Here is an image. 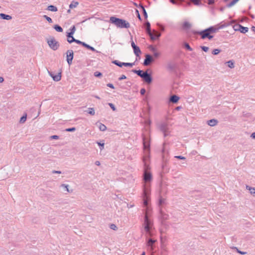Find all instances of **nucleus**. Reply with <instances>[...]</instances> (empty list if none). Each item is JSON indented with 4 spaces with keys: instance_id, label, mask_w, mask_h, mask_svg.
Masks as SVG:
<instances>
[{
    "instance_id": "nucleus-1",
    "label": "nucleus",
    "mask_w": 255,
    "mask_h": 255,
    "mask_svg": "<svg viewBox=\"0 0 255 255\" xmlns=\"http://www.w3.org/2000/svg\"><path fill=\"white\" fill-rule=\"evenodd\" d=\"M142 226L144 232H145L146 238L151 237L153 236L152 232L153 229V222L149 218L147 211L145 212L144 221L142 224Z\"/></svg>"
},
{
    "instance_id": "nucleus-2",
    "label": "nucleus",
    "mask_w": 255,
    "mask_h": 255,
    "mask_svg": "<svg viewBox=\"0 0 255 255\" xmlns=\"http://www.w3.org/2000/svg\"><path fill=\"white\" fill-rule=\"evenodd\" d=\"M144 27L147 34L150 36L152 40L158 39L161 36V33L155 30H153V33L151 32L149 22L146 21L144 23Z\"/></svg>"
},
{
    "instance_id": "nucleus-3",
    "label": "nucleus",
    "mask_w": 255,
    "mask_h": 255,
    "mask_svg": "<svg viewBox=\"0 0 255 255\" xmlns=\"http://www.w3.org/2000/svg\"><path fill=\"white\" fill-rule=\"evenodd\" d=\"M110 21L111 23L114 24L117 27L120 28H128V23L126 20L117 18L114 16L110 17Z\"/></svg>"
},
{
    "instance_id": "nucleus-4",
    "label": "nucleus",
    "mask_w": 255,
    "mask_h": 255,
    "mask_svg": "<svg viewBox=\"0 0 255 255\" xmlns=\"http://www.w3.org/2000/svg\"><path fill=\"white\" fill-rule=\"evenodd\" d=\"M149 194L150 190L147 185H145L143 189V206L146 207V212L148 213L149 211V207H148V201L149 200Z\"/></svg>"
},
{
    "instance_id": "nucleus-5",
    "label": "nucleus",
    "mask_w": 255,
    "mask_h": 255,
    "mask_svg": "<svg viewBox=\"0 0 255 255\" xmlns=\"http://www.w3.org/2000/svg\"><path fill=\"white\" fill-rule=\"evenodd\" d=\"M157 127L158 129L163 133L164 136H168L170 130L168 127V124L166 122H162L158 124Z\"/></svg>"
},
{
    "instance_id": "nucleus-6",
    "label": "nucleus",
    "mask_w": 255,
    "mask_h": 255,
    "mask_svg": "<svg viewBox=\"0 0 255 255\" xmlns=\"http://www.w3.org/2000/svg\"><path fill=\"white\" fill-rule=\"evenodd\" d=\"M149 169V166L146 163L144 164V173L143 175V179L145 182L148 183L152 179L151 173L148 171Z\"/></svg>"
},
{
    "instance_id": "nucleus-7",
    "label": "nucleus",
    "mask_w": 255,
    "mask_h": 255,
    "mask_svg": "<svg viewBox=\"0 0 255 255\" xmlns=\"http://www.w3.org/2000/svg\"><path fill=\"white\" fill-rule=\"evenodd\" d=\"M192 32L194 34H198L200 35L201 38L203 39L206 38H208L209 39H211L213 37V36L211 35V33L209 32L208 28L201 31H196L193 30Z\"/></svg>"
},
{
    "instance_id": "nucleus-8",
    "label": "nucleus",
    "mask_w": 255,
    "mask_h": 255,
    "mask_svg": "<svg viewBox=\"0 0 255 255\" xmlns=\"http://www.w3.org/2000/svg\"><path fill=\"white\" fill-rule=\"evenodd\" d=\"M47 43L50 48L53 50H56L59 46L58 42H57L53 37L48 40Z\"/></svg>"
},
{
    "instance_id": "nucleus-9",
    "label": "nucleus",
    "mask_w": 255,
    "mask_h": 255,
    "mask_svg": "<svg viewBox=\"0 0 255 255\" xmlns=\"http://www.w3.org/2000/svg\"><path fill=\"white\" fill-rule=\"evenodd\" d=\"M233 27L235 31H240L242 33H246L249 30L247 27H244L240 24H235Z\"/></svg>"
},
{
    "instance_id": "nucleus-10",
    "label": "nucleus",
    "mask_w": 255,
    "mask_h": 255,
    "mask_svg": "<svg viewBox=\"0 0 255 255\" xmlns=\"http://www.w3.org/2000/svg\"><path fill=\"white\" fill-rule=\"evenodd\" d=\"M141 78L147 84H150L152 80L151 75L148 74L147 71L144 73Z\"/></svg>"
},
{
    "instance_id": "nucleus-11",
    "label": "nucleus",
    "mask_w": 255,
    "mask_h": 255,
    "mask_svg": "<svg viewBox=\"0 0 255 255\" xmlns=\"http://www.w3.org/2000/svg\"><path fill=\"white\" fill-rule=\"evenodd\" d=\"M142 139L144 149L149 151L150 147V140L149 138L145 136H143Z\"/></svg>"
},
{
    "instance_id": "nucleus-12",
    "label": "nucleus",
    "mask_w": 255,
    "mask_h": 255,
    "mask_svg": "<svg viewBox=\"0 0 255 255\" xmlns=\"http://www.w3.org/2000/svg\"><path fill=\"white\" fill-rule=\"evenodd\" d=\"M145 58L143 62V65L144 66L149 65L154 61L153 58L149 54H146Z\"/></svg>"
},
{
    "instance_id": "nucleus-13",
    "label": "nucleus",
    "mask_w": 255,
    "mask_h": 255,
    "mask_svg": "<svg viewBox=\"0 0 255 255\" xmlns=\"http://www.w3.org/2000/svg\"><path fill=\"white\" fill-rule=\"evenodd\" d=\"M67 61L69 65L72 64L73 59V51L72 50H68L67 52Z\"/></svg>"
},
{
    "instance_id": "nucleus-14",
    "label": "nucleus",
    "mask_w": 255,
    "mask_h": 255,
    "mask_svg": "<svg viewBox=\"0 0 255 255\" xmlns=\"http://www.w3.org/2000/svg\"><path fill=\"white\" fill-rule=\"evenodd\" d=\"M131 46L133 49V52L136 56H139L141 53L140 50L137 46H136L133 41L131 42Z\"/></svg>"
},
{
    "instance_id": "nucleus-15",
    "label": "nucleus",
    "mask_w": 255,
    "mask_h": 255,
    "mask_svg": "<svg viewBox=\"0 0 255 255\" xmlns=\"http://www.w3.org/2000/svg\"><path fill=\"white\" fill-rule=\"evenodd\" d=\"M49 75L53 78V80L56 82L59 81L61 79V73H58L56 75H54L52 72H49Z\"/></svg>"
},
{
    "instance_id": "nucleus-16",
    "label": "nucleus",
    "mask_w": 255,
    "mask_h": 255,
    "mask_svg": "<svg viewBox=\"0 0 255 255\" xmlns=\"http://www.w3.org/2000/svg\"><path fill=\"white\" fill-rule=\"evenodd\" d=\"M156 242V240H153L152 239L149 238L147 240V245L151 249V250H153V245Z\"/></svg>"
},
{
    "instance_id": "nucleus-17",
    "label": "nucleus",
    "mask_w": 255,
    "mask_h": 255,
    "mask_svg": "<svg viewBox=\"0 0 255 255\" xmlns=\"http://www.w3.org/2000/svg\"><path fill=\"white\" fill-rule=\"evenodd\" d=\"M179 100V97L175 95H172L169 98V102L172 103H177Z\"/></svg>"
},
{
    "instance_id": "nucleus-18",
    "label": "nucleus",
    "mask_w": 255,
    "mask_h": 255,
    "mask_svg": "<svg viewBox=\"0 0 255 255\" xmlns=\"http://www.w3.org/2000/svg\"><path fill=\"white\" fill-rule=\"evenodd\" d=\"M113 63L120 67L123 66L128 67V62H121L118 60H114L113 61Z\"/></svg>"
},
{
    "instance_id": "nucleus-19",
    "label": "nucleus",
    "mask_w": 255,
    "mask_h": 255,
    "mask_svg": "<svg viewBox=\"0 0 255 255\" xmlns=\"http://www.w3.org/2000/svg\"><path fill=\"white\" fill-rule=\"evenodd\" d=\"M208 125L211 127H214L218 124V121L215 119H212L207 122Z\"/></svg>"
},
{
    "instance_id": "nucleus-20",
    "label": "nucleus",
    "mask_w": 255,
    "mask_h": 255,
    "mask_svg": "<svg viewBox=\"0 0 255 255\" xmlns=\"http://www.w3.org/2000/svg\"><path fill=\"white\" fill-rule=\"evenodd\" d=\"M75 31H76L75 26L74 25H73L72 27H71V28L70 29V32L67 33V37L70 38L72 36V35H73Z\"/></svg>"
},
{
    "instance_id": "nucleus-21",
    "label": "nucleus",
    "mask_w": 255,
    "mask_h": 255,
    "mask_svg": "<svg viewBox=\"0 0 255 255\" xmlns=\"http://www.w3.org/2000/svg\"><path fill=\"white\" fill-rule=\"evenodd\" d=\"M191 26H192V25L191 23H190L189 22H188L187 21H186L183 23L182 27H183V29L184 30H188L191 27Z\"/></svg>"
},
{
    "instance_id": "nucleus-22",
    "label": "nucleus",
    "mask_w": 255,
    "mask_h": 255,
    "mask_svg": "<svg viewBox=\"0 0 255 255\" xmlns=\"http://www.w3.org/2000/svg\"><path fill=\"white\" fill-rule=\"evenodd\" d=\"M219 28L220 27H215L214 26H211L208 28L209 32H210L211 34L217 32L219 29Z\"/></svg>"
},
{
    "instance_id": "nucleus-23",
    "label": "nucleus",
    "mask_w": 255,
    "mask_h": 255,
    "mask_svg": "<svg viewBox=\"0 0 255 255\" xmlns=\"http://www.w3.org/2000/svg\"><path fill=\"white\" fill-rule=\"evenodd\" d=\"M160 213L161 218L163 221H166L168 219V215L167 214L163 212L162 211H160Z\"/></svg>"
},
{
    "instance_id": "nucleus-24",
    "label": "nucleus",
    "mask_w": 255,
    "mask_h": 255,
    "mask_svg": "<svg viewBox=\"0 0 255 255\" xmlns=\"http://www.w3.org/2000/svg\"><path fill=\"white\" fill-rule=\"evenodd\" d=\"M0 17L3 19L10 20L12 18L11 16L9 15H7L4 13H0Z\"/></svg>"
},
{
    "instance_id": "nucleus-25",
    "label": "nucleus",
    "mask_w": 255,
    "mask_h": 255,
    "mask_svg": "<svg viewBox=\"0 0 255 255\" xmlns=\"http://www.w3.org/2000/svg\"><path fill=\"white\" fill-rule=\"evenodd\" d=\"M247 189L249 190L250 192V193L253 195L254 196H255V188L253 187H251L248 185L246 186Z\"/></svg>"
},
{
    "instance_id": "nucleus-26",
    "label": "nucleus",
    "mask_w": 255,
    "mask_h": 255,
    "mask_svg": "<svg viewBox=\"0 0 255 255\" xmlns=\"http://www.w3.org/2000/svg\"><path fill=\"white\" fill-rule=\"evenodd\" d=\"M47 9L49 11H53V12H55L58 10L57 8L55 6L53 5H50L48 6L47 8Z\"/></svg>"
},
{
    "instance_id": "nucleus-27",
    "label": "nucleus",
    "mask_w": 255,
    "mask_h": 255,
    "mask_svg": "<svg viewBox=\"0 0 255 255\" xmlns=\"http://www.w3.org/2000/svg\"><path fill=\"white\" fill-rule=\"evenodd\" d=\"M239 0H233L226 5V7L230 8L234 6Z\"/></svg>"
},
{
    "instance_id": "nucleus-28",
    "label": "nucleus",
    "mask_w": 255,
    "mask_h": 255,
    "mask_svg": "<svg viewBox=\"0 0 255 255\" xmlns=\"http://www.w3.org/2000/svg\"><path fill=\"white\" fill-rule=\"evenodd\" d=\"M79 3L77 1H72V2L69 5V7L70 8H73L76 7L78 5Z\"/></svg>"
},
{
    "instance_id": "nucleus-29",
    "label": "nucleus",
    "mask_w": 255,
    "mask_h": 255,
    "mask_svg": "<svg viewBox=\"0 0 255 255\" xmlns=\"http://www.w3.org/2000/svg\"><path fill=\"white\" fill-rule=\"evenodd\" d=\"M99 128L101 131H105L107 129L106 126L102 123L99 124Z\"/></svg>"
},
{
    "instance_id": "nucleus-30",
    "label": "nucleus",
    "mask_w": 255,
    "mask_h": 255,
    "mask_svg": "<svg viewBox=\"0 0 255 255\" xmlns=\"http://www.w3.org/2000/svg\"><path fill=\"white\" fill-rule=\"evenodd\" d=\"M54 28L55 29L56 31H57L58 32H61L63 31L62 28L59 25H57V24L55 25L54 26Z\"/></svg>"
},
{
    "instance_id": "nucleus-31",
    "label": "nucleus",
    "mask_w": 255,
    "mask_h": 255,
    "mask_svg": "<svg viewBox=\"0 0 255 255\" xmlns=\"http://www.w3.org/2000/svg\"><path fill=\"white\" fill-rule=\"evenodd\" d=\"M27 118V115L24 114L20 119L19 123L21 124H23L25 122Z\"/></svg>"
},
{
    "instance_id": "nucleus-32",
    "label": "nucleus",
    "mask_w": 255,
    "mask_h": 255,
    "mask_svg": "<svg viewBox=\"0 0 255 255\" xmlns=\"http://www.w3.org/2000/svg\"><path fill=\"white\" fill-rule=\"evenodd\" d=\"M228 64V66L230 68H233L235 67L234 63L232 60H229L227 62Z\"/></svg>"
},
{
    "instance_id": "nucleus-33",
    "label": "nucleus",
    "mask_w": 255,
    "mask_h": 255,
    "mask_svg": "<svg viewBox=\"0 0 255 255\" xmlns=\"http://www.w3.org/2000/svg\"><path fill=\"white\" fill-rule=\"evenodd\" d=\"M88 113L91 115H94L95 114L94 109L93 108H89Z\"/></svg>"
},
{
    "instance_id": "nucleus-34",
    "label": "nucleus",
    "mask_w": 255,
    "mask_h": 255,
    "mask_svg": "<svg viewBox=\"0 0 255 255\" xmlns=\"http://www.w3.org/2000/svg\"><path fill=\"white\" fill-rule=\"evenodd\" d=\"M141 8L142 9L144 17L145 19H146L147 18V13L146 11V10L145 9L144 6H143L142 5L141 6Z\"/></svg>"
},
{
    "instance_id": "nucleus-35",
    "label": "nucleus",
    "mask_w": 255,
    "mask_h": 255,
    "mask_svg": "<svg viewBox=\"0 0 255 255\" xmlns=\"http://www.w3.org/2000/svg\"><path fill=\"white\" fill-rule=\"evenodd\" d=\"M184 47L186 49H187L188 50L190 51H192L193 50V49L190 46L189 44L188 43H184Z\"/></svg>"
},
{
    "instance_id": "nucleus-36",
    "label": "nucleus",
    "mask_w": 255,
    "mask_h": 255,
    "mask_svg": "<svg viewBox=\"0 0 255 255\" xmlns=\"http://www.w3.org/2000/svg\"><path fill=\"white\" fill-rule=\"evenodd\" d=\"M221 52V50L219 49H215L212 51V54L213 55H218Z\"/></svg>"
},
{
    "instance_id": "nucleus-37",
    "label": "nucleus",
    "mask_w": 255,
    "mask_h": 255,
    "mask_svg": "<svg viewBox=\"0 0 255 255\" xmlns=\"http://www.w3.org/2000/svg\"><path fill=\"white\" fill-rule=\"evenodd\" d=\"M110 228L111 229L113 230L114 231H116L118 229L117 227L114 224H111L110 225Z\"/></svg>"
},
{
    "instance_id": "nucleus-38",
    "label": "nucleus",
    "mask_w": 255,
    "mask_h": 255,
    "mask_svg": "<svg viewBox=\"0 0 255 255\" xmlns=\"http://www.w3.org/2000/svg\"><path fill=\"white\" fill-rule=\"evenodd\" d=\"M145 72H143V71L142 70H138L137 71V72H136V74L139 76V77H140L141 78L142 77V75L144 74V73Z\"/></svg>"
},
{
    "instance_id": "nucleus-39",
    "label": "nucleus",
    "mask_w": 255,
    "mask_h": 255,
    "mask_svg": "<svg viewBox=\"0 0 255 255\" xmlns=\"http://www.w3.org/2000/svg\"><path fill=\"white\" fill-rule=\"evenodd\" d=\"M43 17L45 18L49 23H52L53 21L50 17H48V16L44 15H43Z\"/></svg>"
},
{
    "instance_id": "nucleus-40",
    "label": "nucleus",
    "mask_w": 255,
    "mask_h": 255,
    "mask_svg": "<svg viewBox=\"0 0 255 255\" xmlns=\"http://www.w3.org/2000/svg\"><path fill=\"white\" fill-rule=\"evenodd\" d=\"M195 5H199L201 3L200 0H190Z\"/></svg>"
},
{
    "instance_id": "nucleus-41",
    "label": "nucleus",
    "mask_w": 255,
    "mask_h": 255,
    "mask_svg": "<svg viewBox=\"0 0 255 255\" xmlns=\"http://www.w3.org/2000/svg\"><path fill=\"white\" fill-rule=\"evenodd\" d=\"M94 76L97 77H101L102 76V74L98 71H96L94 74Z\"/></svg>"
},
{
    "instance_id": "nucleus-42",
    "label": "nucleus",
    "mask_w": 255,
    "mask_h": 255,
    "mask_svg": "<svg viewBox=\"0 0 255 255\" xmlns=\"http://www.w3.org/2000/svg\"><path fill=\"white\" fill-rule=\"evenodd\" d=\"M61 186V187H64L68 192H70V191L69 190V189H68V187H69L68 185L62 184Z\"/></svg>"
},
{
    "instance_id": "nucleus-43",
    "label": "nucleus",
    "mask_w": 255,
    "mask_h": 255,
    "mask_svg": "<svg viewBox=\"0 0 255 255\" xmlns=\"http://www.w3.org/2000/svg\"><path fill=\"white\" fill-rule=\"evenodd\" d=\"M75 130H76V128L73 127V128H66L65 129V131H69V132H72V131H75Z\"/></svg>"
},
{
    "instance_id": "nucleus-44",
    "label": "nucleus",
    "mask_w": 255,
    "mask_h": 255,
    "mask_svg": "<svg viewBox=\"0 0 255 255\" xmlns=\"http://www.w3.org/2000/svg\"><path fill=\"white\" fill-rule=\"evenodd\" d=\"M201 48L202 49V50H203L205 52H207L209 50L208 47H206V46H201Z\"/></svg>"
},
{
    "instance_id": "nucleus-45",
    "label": "nucleus",
    "mask_w": 255,
    "mask_h": 255,
    "mask_svg": "<svg viewBox=\"0 0 255 255\" xmlns=\"http://www.w3.org/2000/svg\"><path fill=\"white\" fill-rule=\"evenodd\" d=\"M135 13L137 15V16L138 17V18L140 20H141V16L139 14V11L138 10H137L136 9H135Z\"/></svg>"
},
{
    "instance_id": "nucleus-46",
    "label": "nucleus",
    "mask_w": 255,
    "mask_h": 255,
    "mask_svg": "<svg viewBox=\"0 0 255 255\" xmlns=\"http://www.w3.org/2000/svg\"><path fill=\"white\" fill-rule=\"evenodd\" d=\"M73 39L75 38L73 37V35H72V36L70 38L67 37V41L69 43H71L74 42L72 41V40H73Z\"/></svg>"
},
{
    "instance_id": "nucleus-47",
    "label": "nucleus",
    "mask_w": 255,
    "mask_h": 255,
    "mask_svg": "<svg viewBox=\"0 0 255 255\" xmlns=\"http://www.w3.org/2000/svg\"><path fill=\"white\" fill-rule=\"evenodd\" d=\"M86 48L88 49H90V50L93 51H96V49L94 47L91 46L90 45H89L88 44L87 45Z\"/></svg>"
},
{
    "instance_id": "nucleus-48",
    "label": "nucleus",
    "mask_w": 255,
    "mask_h": 255,
    "mask_svg": "<svg viewBox=\"0 0 255 255\" xmlns=\"http://www.w3.org/2000/svg\"><path fill=\"white\" fill-rule=\"evenodd\" d=\"M174 157L176 158L179 159L185 160L186 159V158L185 157L182 156L181 155L175 156Z\"/></svg>"
},
{
    "instance_id": "nucleus-49",
    "label": "nucleus",
    "mask_w": 255,
    "mask_h": 255,
    "mask_svg": "<svg viewBox=\"0 0 255 255\" xmlns=\"http://www.w3.org/2000/svg\"><path fill=\"white\" fill-rule=\"evenodd\" d=\"M108 105L113 111L116 110V108L114 104H113L112 103H109Z\"/></svg>"
},
{
    "instance_id": "nucleus-50",
    "label": "nucleus",
    "mask_w": 255,
    "mask_h": 255,
    "mask_svg": "<svg viewBox=\"0 0 255 255\" xmlns=\"http://www.w3.org/2000/svg\"><path fill=\"white\" fill-rule=\"evenodd\" d=\"M72 41H74L75 42H76V43L79 44H81V43H82V41H81L79 40L76 39H73V40H72Z\"/></svg>"
},
{
    "instance_id": "nucleus-51",
    "label": "nucleus",
    "mask_w": 255,
    "mask_h": 255,
    "mask_svg": "<svg viewBox=\"0 0 255 255\" xmlns=\"http://www.w3.org/2000/svg\"><path fill=\"white\" fill-rule=\"evenodd\" d=\"M51 139H59V136L56 135H52L50 136Z\"/></svg>"
},
{
    "instance_id": "nucleus-52",
    "label": "nucleus",
    "mask_w": 255,
    "mask_h": 255,
    "mask_svg": "<svg viewBox=\"0 0 255 255\" xmlns=\"http://www.w3.org/2000/svg\"><path fill=\"white\" fill-rule=\"evenodd\" d=\"M159 55H160V54L158 52H157V51L154 52L153 56L155 57H156V58L158 57L159 56Z\"/></svg>"
},
{
    "instance_id": "nucleus-53",
    "label": "nucleus",
    "mask_w": 255,
    "mask_h": 255,
    "mask_svg": "<svg viewBox=\"0 0 255 255\" xmlns=\"http://www.w3.org/2000/svg\"><path fill=\"white\" fill-rule=\"evenodd\" d=\"M164 199L161 198L159 200V204L160 205H162L164 202Z\"/></svg>"
},
{
    "instance_id": "nucleus-54",
    "label": "nucleus",
    "mask_w": 255,
    "mask_h": 255,
    "mask_svg": "<svg viewBox=\"0 0 255 255\" xmlns=\"http://www.w3.org/2000/svg\"><path fill=\"white\" fill-rule=\"evenodd\" d=\"M235 248L237 249L238 253H239V254H240L241 255H245V254H246V252H242V251H239L237 248Z\"/></svg>"
},
{
    "instance_id": "nucleus-55",
    "label": "nucleus",
    "mask_w": 255,
    "mask_h": 255,
    "mask_svg": "<svg viewBox=\"0 0 255 255\" xmlns=\"http://www.w3.org/2000/svg\"><path fill=\"white\" fill-rule=\"evenodd\" d=\"M145 92H146L145 90L144 89L142 88L140 90V93L141 95H143L145 94Z\"/></svg>"
},
{
    "instance_id": "nucleus-56",
    "label": "nucleus",
    "mask_w": 255,
    "mask_h": 255,
    "mask_svg": "<svg viewBox=\"0 0 255 255\" xmlns=\"http://www.w3.org/2000/svg\"><path fill=\"white\" fill-rule=\"evenodd\" d=\"M126 78H127L126 76L125 75H122V76H121L119 78V80L121 81V80H122L125 79H126Z\"/></svg>"
},
{
    "instance_id": "nucleus-57",
    "label": "nucleus",
    "mask_w": 255,
    "mask_h": 255,
    "mask_svg": "<svg viewBox=\"0 0 255 255\" xmlns=\"http://www.w3.org/2000/svg\"><path fill=\"white\" fill-rule=\"evenodd\" d=\"M107 86L111 88L114 89V86L113 84H112L111 83H108L107 84Z\"/></svg>"
},
{
    "instance_id": "nucleus-58",
    "label": "nucleus",
    "mask_w": 255,
    "mask_h": 255,
    "mask_svg": "<svg viewBox=\"0 0 255 255\" xmlns=\"http://www.w3.org/2000/svg\"><path fill=\"white\" fill-rule=\"evenodd\" d=\"M215 2V0H208V3L209 4H213Z\"/></svg>"
},
{
    "instance_id": "nucleus-59",
    "label": "nucleus",
    "mask_w": 255,
    "mask_h": 255,
    "mask_svg": "<svg viewBox=\"0 0 255 255\" xmlns=\"http://www.w3.org/2000/svg\"><path fill=\"white\" fill-rule=\"evenodd\" d=\"M52 172L53 174H55V173L61 174V172L60 171H57V170H53L52 171Z\"/></svg>"
},
{
    "instance_id": "nucleus-60",
    "label": "nucleus",
    "mask_w": 255,
    "mask_h": 255,
    "mask_svg": "<svg viewBox=\"0 0 255 255\" xmlns=\"http://www.w3.org/2000/svg\"><path fill=\"white\" fill-rule=\"evenodd\" d=\"M98 144L101 146V150L103 149L104 148V143H101L100 142H98Z\"/></svg>"
},
{
    "instance_id": "nucleus-61",
    "label": "nucleus",
    "mask_w": 255,
    "mask_h": 255,
    "mask_svg": "<svg viewBox=\"0 0 255 255\" xmlns=\"http://www.w3.org/2000/svg\"><path fill=\"white\" fill-rule=\"evenodd\" d=\"M170 1L173 4H177V0H170Z\"/></svg>"
},
{
    "instance_id": "nucleus-62",
    "label": "nucleus",
    "mask_w": 255,
    "mask_h": 255,
    "mask_svg": "<svg viewBox=\"0 0 255 255\" xmlns=\"http://www.w3.org/2000/svg\"><path fill=\"white\" fill-rule=\"evenodd\" d=\"M150 49L153 52H155L156 51L155 48L154 47H153V46H151L150 47Z\"/></svg>"
},
{
    "instance_id": "nucleus-63",
    "label": "nucleus",
    "mask_w": 255,
    "mask_h": 255,
    "mask_svg": "<svg viewBox=\"0 0 255 255\" xmlns=\"http://www.w3.org/2000/svg\"><path fill=\"white\" fill-rule=\"evenodd\" d=\"M81 45H83V46H84L86 48L87 46V44H86V43L84 42H82V43H81Z\"/></svg>"
},
{
    "instance_id": "nucleus-64",
    "label": "nucleus",
    "mask_w": 255,
    "mask_h": 255,
    "mask_svg": "<svg viewBox=\"0 0 255 255\" xmlns=\"http://www.w3.org/2000/svg\"><path fill=\"white\" fill-rule=\"evenodd\" d=\"M251 137H253V138H255V132H253L251 134Z\"/></svg>"
}]
</instances>
